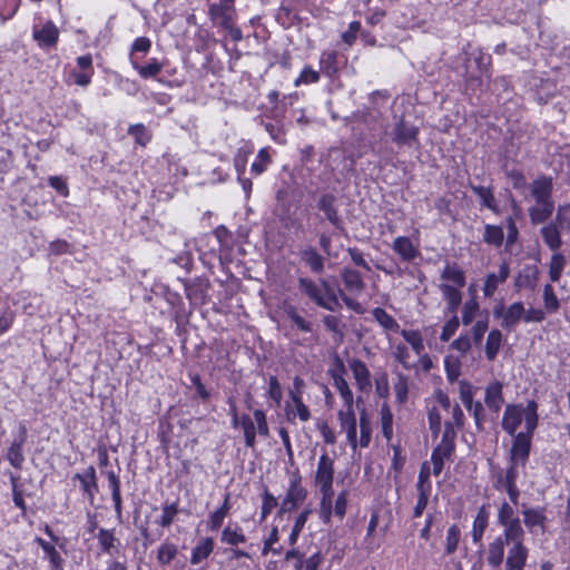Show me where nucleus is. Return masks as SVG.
<instances>
[{"instance_id":"1","label":"nucleus","mask_w":570,"mask_h":570,"mask_svg":"<svg viewBox=\"0 0 570 570\" xmlns=\"http://www.w3.org/2000/svg\"><path fill=\"white\" fill-rule=\"evenodd\" d=\"M525 532L510 535H499L488 547V564L498 569L504 560V547L508 553L504 562L505 570H524L529 557V549L524 544Z\"/></svg>"},{"instance_id":"2","label":"nucleus","mask_w":570,"mask_h":570,"mask_svg":"<svg viewBox=\"0 0 570 570\" xmlns=\"http://www.w3.org/2000/svg\"><path fill=\"white\" fill-rule=\"evenodd\" d=\"M530 196L534 205L529 208V216L532 224L538 225L548 220L553 210L552 199L553 181L551 177L541 176L530 184Z\"/></svg>"},{"instance_id":"3","label":"nucleus","mask_w":570,"mask_h":570,"mask_svg":"<svg viewBox=\"0 0 570 570\" xmlns=\"http://www.w3.org/2000/svg\"><path fill=\"white\" fill-rule=\"evenodd\" d=\"M538 404L534 401H529V413L525 417V432H520L513 436L512 446L510 450V462L515 465L524 466L529 460L532 435L538 426Z\"/></svg>"},{"instance_id":"4","label":"nucleus","mask_w":570,"mask_h":570,"mask_svg":"<svg viewBox=\"0 0 570 570\" xmlns=\"http://www.w3.org/2000/svg\"><path fill=\"white\" fill-rule=\"evenodd\" d=\"M298 285L299 289L304 294H306L315 304L325 309L335 311L340 305L333 288H331L326 281H323L322 286H318L309 278H299Z\"/></svg>"},{"instance_id":"5","label":"nucleus","mask_w":570,"mask_h":570,"mask_svg":"<svg viewBox=\"0 0 570 570\" xmlns=\"http://www.w3.org/2000/svg\"><path fill=\"white\" fill-rule=\"evenodd\" d=\"M455 435L449 423H445V429L441 442L433 449L431 454V462L433 464L432 473L438 476L443 470L444 461L448 460L453 451V438Z\"/></svg>"},{"instance_id":"6","label":"nucleus","mask_w":570,"mask_h":570,"mask_svg":"<svg viewBox=\"0 0 570 570\" xmlns=\"http://www.w3.org/2000/svg\"><path fill=\"white\" fill-rule=\"evenodd\" d=\"M493 315L501 318L503 328L512 330L520 321H524L525 308L521 302L512 303L507 308L501 304L493 309Z\"/></svg>"},{"instance_id":"7","label":"nucleus","mask_w":570,"mask_h":570,"mask_svg":"<svg viewBox=\"0 0 570 570\" xmlns=\"http://www.w3.org/2000/svg\"><path fill=\"white\" fill-rule=\"evenodd\" d=\"M529 413V402L527 403V406L523 407L520 404H509L507 405L503 417H502V429L510 435L514 436L517 433L515 431L522 423V421H525L527 414Z\"/></svg>"},{"instance_id":"8","label":"nucleus","mask_w":570,"mask_h":570,"mask_svg":"<svg viewBox=\"0 0 570 570\" xmlns=\"http://www.w3.org/2000/svg\"><path fill=\"white\" fill-rule=\"evenodd\" d=\"M334 480V460L324 452L318 460L317 469L315 473V485L320 491L333 490Z\"/></svg>"},{"instance_id":"9","label":"nucleus","mask_w":570,"mask_h":570,"mask_svg":"<svg viewBox=\"0 0 570 570\" xmlns=\"http://www.w3.org/2000/svg\"><path fill=\"white\" fill-rule=\"evenodd\" d=\"M498 522L501 527H503V533L501 535H510L524 532L520 519L515 515L513 507L508 502H503L500 505L498 512Z\"/></svg>"},{"instance_id":"10","label":"nucleus","mask_w":570,"mask_h":570,"mask_svg":"<svg viewBox=\"0 0 570 570\" xmlns=\"http://www.w3.org/2000/svg\"><path fill=\"white\" fill-rule=\"evenodd\" d=\"M341 431L346 434L348 444L353 450L357 448L356 417L353 407H346L337 413Z\"/></svg>"},{"instance_id":"11","label":"nucleus","mask_w":570,"mask_h":570,"mask_svg":"<svg viewBox=\"0 0 570 570\" xmlns=\"http://www.w3.org/2000/svg\"><path fill=\"white\" fill-rule=\"evenodd\" d=\"M419 135V128L412 124H409L401 119L393 128L391 132L392 140L397 146L411 147L416 140Z\"/></svg>"},{"instance_id":"12","label":"nucleus","mask_w":570,"mask_h":570,"mask_svg":"<svg viewBox=\"0 0 570 570\" xmlns=\"http://www.w3.org/2000/svg\"><path fill=\"white\" fill-rule=\"evenodd\" d=\"M306 498V490L301 485L299 476L292 479L286 497L281 504V512L292 511Z\"/></svg>"},{"instance_id":"13","label":"nucleus","mask_w":570,"mask_h":570,"mask_svg":"<svg viewBox=\"0 0 570 570\" xmlns=\"http://www.w3.org/2000/svg\"><path fill=\"white\" fill-rule=\"evenodd\" d=\"M350 368L361 392H368L372 389L371 373L366 364L357 358L350 361Z\"/></svg>"},{"instance_id":"14","label":"nucleus","mask_w":570,"mask_h":570,"mask_svg":"<svg viewBox=\"0 0 570 570\" xmlns=\"http://www.w3.org/2000/svg\"><path fill=\"white\" fill-rule=\"evenodd\" d=\"M510 275L509 264L503 262L498 273H490L487 275L483 286V294L485 297H492L498 289L499 285L503 284Z\"/></svg>"},{"instance_id":"15","label":"nucleus","mask_w":570,"mask_h":570,"mask_svg":"<svg viewBox=\"0 0 570 570\" xmlns=\"http://www.w3.org/2000/svg\"><path fill=\"white\" fill-rule=\"evenodd\" d=\"M503 384L499 381H493L485 387L484 403L490 411L499 413L504 404Z\"/></svg>"},{"instance_id":"16","label":"nucleus","mask_w":570,"mask_h":570,"mask_svg":"<svg viewBox=\"0 0 570 570\" xmlns=\"http://www.w3.org/2000/svg\"><path fill=\"white\" fill-rule=\"evenodd\" d=\"M73 479L80 482L82 492L87 495L90 503H92L95 500V495L98 492V483L95 468H87L82 473L75 474Z\"/></svg>"},{"instance_id":"17","label":"nucleus","mask_w":570,"mask_h":570,"mask_svg":"<svg viewBox=\"0 0 570 570\" xmlns=\"http://www.w3.org/2000/svg\"><path fill=\"white\" fill-rule=\"evenodd\" d=\"M35 542L42 549L43 558L48 560L51 570H63L65 560L55 543L46 541L40 537H36Z\"/></svg>"},{"instance_id":"18","label":"nucleus","mask_w":570,"mask_h":570,"mask_svg":"<svg viewBox=\"0 0 570 570\" xmlns=\"http://www.w3.org/2000/svg\"><path fill=\"white\" fill-rule=\"evenodd\" d=\"M130 63L142 79L157 77L164 68V65L157 58H150L145 65H140L138 57H131Z\"/></svg>"},{"instance_id":"19","label":"nucleus","mask_w":570,"mask_h":570,"mask_svg":"<svg viewBox=\"0 0 570 570\" xmlns=\"http://www.w3.org/2000/svg\"><path fill=\"white\" fill-rule=\"evenodd\" d=\"M440 277L441 284H451L454 287H464L466 283L465 273L456 264L446 263Z\"/></svg>"},{"instance_id":"20","label":"nucleus","mask_w":570,"mask_h":570,"mask_svg":"<svg viewBox=\"0 0 570 570\" xmlns=\"http://www.w3.org/2000/svg\"><path fill=\"white\" fill-rule=\"evenodd\" d=\"M392 248L404 262H412L420 254L412 240L405 236L396 237L392 244Z\"/></svg>"},{"instance_id":"21","label":"nucleus","mask_w":570,"mask_h":570,"mask_svg":"<svg viewBox=\"0 0 570 570\" xmlns=\"http://www.w3.org/2000/svg\"><path fill=\"white\" fill-rule=\"evenodd\" d=\"M215 542L210 537L200 538L191 550L190 563L197 566L205 561L214 551Z\"/></svg>"},{"instance_id":"22","label":"nucleus","mask_w":570,"mask_h":570,"mask_svg":"<svg viewBox=\"0 0 570 570\" xmlns=\"http://www.w3.org/2000/svg\"><path fill=\"white\" fill-rule=\"evenodd\" d=\"M286 415L288 420L298 417L302 422H306L311 419V412L304 404L303 397L297 393L291 397V402L286 404Z\"/></svg>"},{"instance_id":"23","label":"nucleus","mask_w":570,"mask_h":570,"mask_svg":"<svg viewBox=\"0 0 570 570\" xmlns=\"http://www.w3.org/2000/svg\"><path fill=\"white\" fill-rule=\"evenodd\" d=\"M335 203H336V198L334 195L325 194V195H322L318 200V208H320V210H322L324 213L326 219H328V222L333 226L340 227L342 224V219L337 214V210L335 208Z\"/></svg>"},{"instance_id":"24","label":"nucleus","mask_w":570,"mask_h":570,"mask_svg":"<svg viewBox=\"0 0 570 570\" xmlns=\"http://www.w3.org/2000/svg\"><path fill=\"white\" fill-rule=\"evenodd\" d=\"M208 14L215 23L220 26H228V21L234 19L235 8H230L220 2L212 3L208 8Z\"/></svg>"},{"instance_id":"25","label":"nucleus","mask_w":570,"mask_h":570,"mask_svg":"<svg viewBox=\"0 0 570 570\" xmlns=\"http://www.w3.org/2000/svg\"><path fill=\"white\" fill-rule=\"evenodd\" d=\"M59 37V30L51 21L45 23L41 29L33 30V38L42 47H50L56 45Z\"/></svg>"},{"instance_id":"26","label":"nucleus","mask_w":570,"mask_h":570,"mask_svg":"<svg viewBox=\"0 0 570 570\" xmlns=\"http://www.w3.org/2000/svg\"><path fill=\"white\" fill-rule=\"evenodd\" d=\"M247 540L244 530L238 523H228L222 531L220 542L237 547L245 543Z\"/></svg>"},{"instance_id":"27","label":"nucleus","mask_w":570,"mask_h":570,"mask_svg":"<svg viewBox=\"0 0 570 570\" xmlns=\"http://www.w3.org/2000/svg\"><path fill=\"white\" fill-rule=\"evenodd\" d=\"M561 232L562 229L553 222L540 229L544 244L553 252H557L562 245Z\"/></svg>"},{"instance_id":"28","label":"nucleus","mask_w":570,"mask_h":570,"mask_svg":"<svg viewBox=\"0 0 570 570\" xmlns=\"http://www.w3.org/2000/svg\"><path fill=\"white\" fill-rule=\"evenodd\" d=\"M341 277L347 291L354 294H360L364 289V282L361 274L348 267H344L341 272Z\"/></svg>"},{"instance_id":"29","label":"nucleus","mask_w":570,"mask_h":570,"mask_svg":"<svg viewBox=\"0 0 570 570\" xmlns=\"http://www.w3.org/2000/svg\"><path fill=\"white\" fill-rule=\"evenodd\" d=\"M343 372H344V367L342 365L341 372L333 373L332 377H333L334 386L338 391V393L344 402L345 407H353V402H354L353 392L350 389L348 383L344 379Z\"/></svg>"},{"instance_id":"30","label":"nucleus","mask_w":570,"mask_h":570,"mask_svg":"<svg viewBox=\"0 0 570 570\" xmlns=\"http://www.w3.org/2000/svg\"><path fill=\"white\" fill-rule=\"evenodd\" d=\"M538 276L539 272L535 266H527L515 277L514 286L517 289H533L537 286Z\"/></svg>"},{"instance_id":"31","label":"nucleus","mask_w":570,"mask_h":570,"mask_svg":"<svg viewBox=\"0 0 570 570\" xmlns=\"http://www.w3.org/2000/svg\"><path fill=\"white\" fill-rule=\"evenodd\" d=\"M98 543L102 552L114 556L118 552L119 540L115 537L114 530L101 528L97 534Z\"/></svg>"},{"instance_id":"32","label":"nucleus","mask_w":570,"mask_h":570,"mask_svg":"<svg viewBox=\"0 0 570 570\" xmlns=\"http://www.w3.org/2000/svg\"><path fill=\"white\" fill-rule=\"evenodd\" d=\"M462 287H454L451 284H439V289L446 302L448 309L454 313L462 301Z\"/></svg>"},{"instance_id":"33","label":"nucleus","mask_w":570,"mask_h":570,"mask_svg":"<svg viewBox=\"0 0 570 570\" xmlns=\"http://www.w3.org/2000/svg\"><path fill=\"white\" fill-rule=\"evenodd\" d=\"M26 441V430H22V435L19 440H14L8 449L7 459L12 466L21 469L24 456L22 453L23 443Z\"/></svg>"},{"instance_id":"34","label":"nucleus","mask_w":570,"mask_h":570,"mask_svg":"<svg viewBox=\"0 0 570 570\" xmlns=\"http://www.w3.org/2000/svg\"><path fill=\"white\" fill-rule=\"evenodd\" d=\"M489 523V513L484 507H481L478 510V513L473 520L472 524V540L474 543H479L483 537V533L488 527Z\"/></svg>"},{"instance_id":"35","label":"nucleus","mask_w":570,"mask_h":570,"mask_svg":"<svg viewBox=\"0 0 570 570\" xmlns=\"http://www.w3.org/2000/svg\"><path fill=\"white\" fill-rule=\"evenodd\" d=\"M372 314L374 320L383 327L384 331H390L393 333L400 332L399 323L384 308L375 307Z\"/></svg>"},{"instance_id":"36","label":"nucleus","mask_w":570,"mask_h":570,"mask_svg":"<svg viewBox=\"0 0 570 570\" xmlns=\"http://www.w3.org/2000/svg\"><path fill=\"white\" fill-rule=\"evenodd\" d=\"M502 344V333L494 328L490 331L485 342V356L489 361H493Z\"/></svg>"},{"instance_id":"37","label":"nucleus","mask_w":570,"mask_h":570,"mask_svg":"<svg viewBox=\"0 0 570 570\" xmlns=\"http://www.w3.org/2000/svg\"><path fill=\"white\" fill-rule=\"evenodd\" d=\"M472 190L480 198L481 205L483 207H487L488 209L492 210L495 214L500 213L491 188L484 186H473Z\"/></svg>"},{"instance_id":"38","label":"nucleus","mask_w":570,"mask_h":570,"mask_svg":"<svg viewBox=\"0 0 570 570\" xmlns=\"http://www.w3.org/2000/svg\"><path fill=\"white\" fill-rule=\"evenodd\" d=\"M400 334L404 341L412 347L416 355L424 352V341L422 334L416 330H401Z\"/></svg>"},{"instance_id":"39","label":"nucleus","mask_w":570,"mask_h":570,"mask_svg":"<svg viewBox=\"0 0 570 570\" xmlns=\"http://www.w3.org/2000/svg\"><path fill=\"white\" fill-rule=\"evenodd\" d=\"M392 355L404 370H415L416 365L411 362V354L407 345L400 343L393 346Z\"/></svg>"},{"instance_id":"40","label":"nucleus","mask_w":570,"mask_h":570,"mask_svg":"<svg viewBox=\"0 0 570 570\" xmlns=\"http://www.w3.org/2000/svg\"><path fill=\"white\" fill-rule=\"evenodd\" d=\"M522 515L523 522L530 531H533L537 527L543 528L546 521L543 511L539 509H525L522 511Z\"/></svg>"},{"instance_id":"41","label":"nucleus","mask_w":570,"mask_h":570,"mask_svg":"<svg viewBox=\"0 0 570 570\" xmlns=\"http://www.w3.org/2000/svg\"><path fill=\"white\" fill-rule=\"evenodd\" d=\"M322 499L320 503V518L325 522L328 523L331 521L332 514L334 512L333 505V498H334V491L333 490H322Z\"/></svg>"},{"instance_id":"42","label":"nucleus","mask_w":570,"mask_h":570,"mask_svg":"<svg viewBox=\"0 0 570 570\" xmlns=\"http://www.w3.org/2000/svg\"><path fill=\"white\" fill-rule=\"evenodd\" d=\"M393 391L397 403L403 404L406 402L409 394V379L405 374H396L393 382Z\"/></svg>"},{"instance_id":"43","label":"nucleus","mask_w":570,"mask_h":570,"mask_svg":"<svg viewBox=\"0 0 570 570\" xmlns=\"http://www.w3.org/2000/svg\"><path fill=\"white\" fill-rule=\"evenodd\" d=\"M504 239L503 228L498 225L487 224L484 226L483 240L493 246H501Z\"/></svg>"},{"instance_id":"44","label":"nucleus","mask_w":570,"mask_h":570,"mask_svg":"<svg viewBox=\"0 0 570 570\" xmlns=\"http://www.w3.org/2000/svg\"><path fill=\"white\" fill-rule=\"evenodd\" d=\"M380 415L383 435L387 441H390L393 436V414L386 403L382 405Z\"/></svg>"},{"instance_id":"45","label":"nucleus","mask_w":570,"mask_h":570,"mask_svg":"<svg viewBox=\"0 0 570 570\" xmlns=\"http://www.w3.org/2000/svg\"><path fill=\"white\" fill-rule=\"evenodd\" d=\"M360 434L357 445L360 444L361 448H367L371 442L372 426L365 410H363L360 415Z\"/></svg>"},{"instance_id":"46","label":"nucleus","mask_w":570,"mask_h":570,"mask_svg":"<svg viewBox=\"0 0 570 570\" xmlns=\"http://www.w3.org/2000/svg\"><path fill=\"white\" fill-rule=\"evenodd\" d=\"M239 425L244 431L245 444L247 448H254L256 442V429L254 421L248 415H243Z\"/></svg>"},{"instance_id":"47","label":"nucleus","mask_w":570,"mask_h":570,"mask_svg":"<svg viewBox=\"0 0 570 570\" xmlns=\"http://www.w3.org/2000/svg\"><path fill=\"white\" fill-rule=\"evenodd\" d=\"M566 266V258L561 253H554L551 257L549 265V276L551 282H559L563 268Z\"/></svg>"},{"instance_id":"48","label":"nucleus","mask_w":570,"mask_h":570,"mask_svg":"<svg viewBox=\"0 0 570 570\" xmlns=\"http://www.w3.org/2000/svg\"><path fill=\"white\" fill-rule=\"evenodd\" d=\"M178 548L176 544L170 542H164L158 548L157 560L160 564H169L177 556Z\"/></svg>"},{"instance_id":"49","label":"nucleus","mask_w":570,"mask_h":570,"mask_svg":"<svg viewBox=\"0 0 570 570\" xmlns=\"http://www.w3.org/2000/svg\"><path fill=\"white\" fill-rule=\"evenodd\" d=\"M461 539V531L456 524H452L446 531L445 552L452 554L456 551Z\"/></svg>"},{"instance_id":"50","label":"nucleus","mask_w":570,"mask_h":570,"mask_svg":"<svg viewBox=\"0 0 570 570\" xmlns=\"http://www.w3.org/2000/svg\"><path fill=\"white\" fill-rule=\"evenodd\" d=\"M303 259L315 273H321L324 268L323 257L314 248L304 250Z\"/></svg>"},{"instance_id":"51","label":"nucleus","mask_w":570,"mask_h":570,"mask_svg":"<svg viewBox=\"0 0 570 570\" xmlns=\"http://www.w3.org/2000/svg\"><path fill=\"white\" fill-rule=\"evenodd\" d=\"M253 153V148L245 146L237 150L234 157V167L237 176H244L247 165L248 156Z\"/></svg>"},{"instance_id":"52","label":"nucleus","mask_w":570,"mask_h":570,"mask_svg":"<svg viewBox=\"0 0 570 570\" xmlns=\"http://www.w3.org/2000/svg\"><path fill=\"white\" fill-rule=\"evenodd\" d=\"M479 309L480 305L475 297H471L466 301L462 309V323L464 325H470L474 321Z\"/></svg>"},{"instance_id":"53","label":"nucleus","mask_w":570,"mask_h":570,"mask_svg":"<svg viewBox=\"0 0 570 570\" xmlns=\"http://www.w3.org/2000/svg\"><path fill=\"white\" fill-rule=\"evenodd\" d=\"M269 163L271 156L267 148H262L258 150L256 160L250 166V171L255 175H261L266 170Z\"/></svg>"},{"instance_id":"54","label":"nucleus","mask_w":570,"mask_h":570,"mask_svg":"<svg viewBox=\"0 0 570 570\" xmlns=\"http://www.w3.org/2000/svg\"><path fill=\"white\" fill-rule=\"evenodd\" d=\"M311 511L309 510H304L295 520V523H294V527L289 533V537H288V543L291 546H295L296 542H297V539L299 537V533L302 532L307 519H308V515H309Z\"/></svg>"},{"instance_id":"55","label":"nucleus","mask_w":570,"mask_h":570,"mask_svg":"<svg viewBox=\"0 0 570 570\" xmlns=\"http://www.w3.org/2000/svg\"><path fill=\"white\" fill-rule=\"evenodd\" d=\"M519 466L513 464V462H510L505 473L503 475H500L498 479V488L499 487H508V485H515L517 480L519 478Z\"/></svg>"},{"instance_id":"56","label":"nucleus","mask_w":570,"mask_h":570,"mask_svg":"<svg viewBox=\"0 0 570 570\" xmlns=\"http://www.w3.org/2000/svg\"><path fill=\"white\" fill-rule=\"evenodd\" d=\"M543 303L546 309L550 313H554L559 309V299L550 284H546L543 287Z\"/></svg>"},{"instance_id":"57","label":"nucleus","mask_w":570,"mask_h":570,"mask_svg":"<svg viewBox=\"0 0 570 570\" xmlns=\"http://www.w3.org/2000/svg\"><path fill=\"white\" fill-rule=\"evenodd\" d=\"M562 230H570V204L560 205L554 222Z\"/></svg>"},{"instance_id":"58","label":"nucleus","mask_w":570,"mask_h":570,"mask_svg":"<svg viewBox=\"0 0 570 570\" xmlns=\"http://www.w3.org/2000/svg\"><path fill=\"white\" fill-rule=\"evenodd\" d=\"M320 79V75L312 67L305 66L301 75L295 79L294 86L299 87L301 85L315 83Z\"/></svg>"},{"instance_id":"59","label":"nucleus","mask_w":570,"mask_h":570,"mask_svg":"<svg viewBox=\"0 0 570 570\" xmlns=\"http://www.w3.org/2000/svg\"><path fill=\"white\" fill-rule=\"evenodd\" d=\"M444 367L449 381L454 382L459 379L461 363L458 358L446 356L444 358Z\"/></svg>"},{"instance_id":"60","label":"nucleus","mask_w":570,"mask_h":570,"mask_svg":"<svg viewBox=\"0 0 570 570\" xmlns=\"http://www.w3.org/2000/svg\"><path fill=\"white\" fill-rule=\"evenodd\" d=\"M177 513H178V504L176 502L169 503V504L166 503L163 507V514H161L158 523L164 528L169 527L173 523Z\"/></svg>"},{"instance_id":"61","label":"nucleus","mask_w":570,"mask_h":570,"mask_svg":"<svg viewBox=\"0 0 570 570\" xmlns=\"http://www.w3.org/2000/svg\"><path fill=\"white\" fill-rule=\"evenodd\" d=\"M459 393H460V399L462 401V403L464 404V406H470L471 403L473 402V396H474V387L473 385L465 381V380H462L459 382Z\"/></svg>"},{"instance_id":"62","label":"nucleus","mask_w":570,"mask_h":570,"mask_svg":"<svg viewBox=\"0 0 570 570\" xmlns=\"http://www.w3.org/2000/svg\"><path fill=\"white\" fill-rule=\"evenodd\" d=\"M151 48V40L147 37H139L135 39L130 49V58L137 57V53L141 52L147 55Z\"/></svg>"},{"instance_id":"63","label":"nucleus","mask_w":570,"mask_h":570,"mask_svg":"<svg viewBox=\"0 0 570 570\" xmlns=\"http://www.w3.org/2000/svg\"><path fill=\"white\" fill-rule=\"evenodd\" d=\"M489 320L488 316L480 318L475 322L472 327L473 342L475 345H479L482 342V338L488 331Z\"/></svg>"},{"instance_id":"64","label":"nucleus","mask_w":570,"mask_h":570,"mask_svg":"<svg viewBox=\"0 0 570 570\" xmlns=\"http://www.w3.org/2000/svg\"><path fill=\"white\" fill-rule=\"evenodd\" d=\"M459 324L460 322L456 315L450 318L442 328V333L440 336L441 341L448 342L456 332Z\"/></svg>"}]
</instances>
